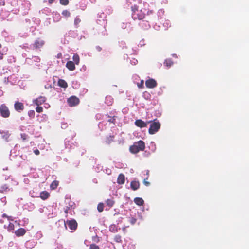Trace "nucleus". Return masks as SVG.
Masks as SVG:
<instances>
[{
	"label": "nucleus",
	"instance_id": "f3484780",
	"mask_svg": "<svg viewBox=\"0 0 249 249\" xmlns=\"http://www.w3.org/2000/svg\"><path fill=\"white\" fill-rule=\"evenodd\" d=\"M10 191V188L7 184L2 185L0 188V192L3 193Z\"/></svg>",
	"mask_w": 249,
	"mask_h": 249
},
{
	"label": "nucleus",
	"instance_id": "f03ea898",
	"mask_svg": "<svg viewBox=\"0 0 249 249\" xmlns=\"http://www.w3.org/2000/svg\"><path fill=\"white\" fill-rule=\"evenodd\" d=\"M156 120H154V122L149 121L148 123H151L148 132L150 134L153 135L156 133L160 127V124L159 122H156Z\"/></svg>",
	"mask_w": 249,
	"mask_h": 249
},
{
	"label": "nucleus",
	"instance_id": "412c9836",
	"mask_svg": "<svg viewBox=\"0 0 249 249\" xmlns=\"http://www.w3.org/2000/svg\"><path fill=\"white\" fill-rule=\"evenodd\" d=\"M163 64L166 67L170 68L173 64V62L171 59H167L164 61Z\"/></svg>",
	"mask_w": 249,
	"mask_h": 249
},
{
	"label": "nucleus",
	"instance_id": "b1692460",
	"mask_svg": "<svg viewBox=\"0 0 249 249\" xmlns=\"http://www.w3.org/2000/svg\"><path fill=\"white\" fill-rule=\"evenodd\" d=\"M106 203L109 207H112L115 204V201L111 199H108L106 200Z\"/></svg>",
	"mask_w": 249,
	"mask_h": 249
},
{
	"label": "nucleus",
	"instance_id": "c03bdc74",
	"mask_svg": "<svg viewBox=\"0 0 249 249\" xmlns=\"http://www.w3.org/2000/svg\"><path fill=\"white\" fill-rule=\"evenodd\" d=\"M3 54L0 52V60H2L3 59Z\"/></svg>",
	"mask_w": 249,
	"mask_h": 249
},
{
	"label": "nucleus",
	"instance_id": "c85d7f7f",
	"mask_svg": "<svg viewBox=\"0 0 249 249\" xmlns=\"http://www.w3.org/2000/svg\"><path fill=\"white\" fill-rule=\"evenodd\" d=\"M114 138L113 136H109L107 138L106 142L108 144L110 143L113 141Z\"/></svg>",
	"mask_w": 249,
	"mask_h": 249
},
{
	"label": "nucleus",
	"instance_id": "7c9ffc66",
	"mask_svg": "<svg viewBox=\"0 0 249 249\" xmlns=\"http://www.w3.org/2000/svg\"><path fill=\"white\" fill-rule=\"evenodd\" d=\"M62 14L65 17H69L71 16V13L67 10H63Z\"/></svg>",
	"mask_w": 249,
	"mask_h": 249
},
{
	"label": "nucleus",
	"instance_id": "bb28decb",
	"mask_svg": "<svg viewBox=\"0 0 249 249\" xmlns=\"http://www.w3.org/2000/svg\"><path fill=\"white\" fill-rule=\"evenodd\" d=\"M106 116H107L109 119L107 120V122H109V123H112L114 124H115V116H113L112 117H110L109 115H106Z\"/></svg>",
	"mask_w": 249,
	"mask_h": 249
},
{
	"label": "nucleus",
	"instance_id": "1a4fd4ad",
	"mask_svg": "<svg viewBox=\"0 0 249 249\" xmlns=\"http://www.w3.org/2000/svg\"><path fill=\"white\" fill-rule=\"evenodd\" d=\"M46 98L44 96H40L38 98L35 99L33 101V103L36 106H39L42 105L46 101Z\"/></svg>",
	"mask_w": 249,
	"mask_h": 249
},
{
	"label": "nucleus",
	"instance_id": "4be33fe9",
	"mask_svg": "<svg viewBox=\"0 0 249 249\" xmlns=\"http://www.w3.org/2000/svg\"><path fill=\"white\" fill-rule=\"evenodd\" d=\"M59 185V181L57 180L53 181L50 185V188L52 190H54L57 188Z\"/></svg>",
	"mask_w": 249,
	"mask_h": 249
},
{
	"label": "nucleus",
	"instance_id": "09e8293b",
	"mask_svg": "<svg viewBox=\"0 0 249 249\" xmlns=\"http://www.w3.org/2000/svg\"><path fill=\"white\" fill-rule=\"evenodd\" d=\"M123 229V231H125V227L123 228V229Z\"/></svg>",
	"mask_w": 249,
	"mask_h": 249
},
{
	"label": "nucleus",
	"instance_id": "473e14b6",
	"mask_svg": "<svg viewBox=\"0 0 249 249\" xmlns=\"http://www.w3.org/2000/svg\"><path fill=\"white\" fill-rule=\"evenodd\" d=\"M89 249H100V248L95 244H91L89 246Z\"/></svg>",
	"mask_w": 249,
	"mask_h": 249
},
{
	"label": "nucleus",
	"instance_id": "393cba45",
	"mask_svg": "<svg viewBox=\"0 0 249 249\" xmlns=\"http://www.w3.org/2000/svg\"><path fill=\"white\" fill-rule=\"evenodd\" d=\"M114 240L116 243H121L122 242L121 236L119 234L116 235L114 236Z\"/></svg>",
	"mask_w": 249,
	"mask_h": 249
},
{
	"label": "nucleus",
	"instance_id": "e433bc0d",
	"mask_svg": "<svg viewBox=\"0 0 249 249\" xmlns=\"http://www.w3.org/2000/svg\"><path fill=\"white\" fill-rule=\"evenodd\" d=\"M92 240L93 241L97 242V243H98L100 241V239L97 235H96L95 236H93Z\"/></svg>",
	"mask_w": 249,
	"mask_h": 249
},
{
	"label": "nucleus",
	"instance_id": "c9c22d12",
	"mask_svg": "<svg viewBox=\"0 0 249 249\" xmlns=\"http://www.w3.org/2000/svg\"><path fill=\"white\" fill-rule=\"evenodd\" d=\"M137 221V219L135 218H134V217H132L130 220V223L132 224V225H134L136 223Z\"/></svg>",
	"mask_w": 249,
	"mask_h": 249
},
{
	"label": "nucleus",
	"instance_id": "49530a36",
	"mask_svg": "<svg viewBox=\"0 0 249 249\" xmlns=\"http://www.w3.org/2000/svg\"><path fill=\"white\" fill-rule=\"evenodd\" d=\"M68 210H69V208H67L65 210V212L66 213H68Z\"/></svg>",
	"mask_w": 249,
	"mask_h": 249
},
{
	"label": "nucleus",
	"instance_id": "ea45409f",
	"mask_svg": "<svg viewBox=\"0 0 249 249\" xmlns=\"http://www.w3.org/2000/svg\"><path fill=\"white\" fill-rule=\"evenodd\" d=\"M138 86L140 88H142L143 87V81L142 80L141 83H140V84H139Z\"/></svg>",
	"mask_w": 249,
	"mask_h": 249
},
{
	"label": "nucleus",
	"instance_id": "39448f33",
	"mask_svg": "<svg viewBox=\"0 0 249 249\" xmlns=\"http://www.w3.org/2000/svg\"><path fill=\"white\" fill-rule=\"evenodd\" d=\"M66 225L71 230H75L77 228V223L74 219L67 221L66 224H65L66 226Z\"/></svg>",
	"mask_w": 249,
	"mask_h": 249
},
{
	"label": "nucleus",
	"instance_id": "a19ab883",
	"mask_svg": "<svg viewBox=\"0 0 249 249\" xmlns=\"http://www.w3.org/2000/svg\"><path fill=\"white\" fill-rule=\"evenodd\" d=\"M5 3L4 0H0V5L4 6L5 5Z\"/></svg>",
	"mask_w": 249,
	"mask_h": 249
},
{
	"label": "nucleus",
	"instance_id": "4468645a",
	"mask_svg": "<svg viewBox=\"0 0 249 249\" xmlns=\"http://www.w3.org/2000/svg\"><path fill=\"white\" fill-rule=\"evenodd\" d=\"M66 67L70 71H73L75 69V64L72 61H69L66 63Z\"/></svg>",
	"mask_w": 249,
	"mask_h": 249
},
{
	"label": "nucleus",
	"instance_id": "c756f323",
	"mask_svg": "<svg viewBox=\"0 0 249 249\" xmlns=\"http://www.w3.org/2000/svg\"><path fill=\"white\" fill-rule=\"evenodd\" d=\"M15 229V226L13 223H10L7 227V230L9 231H14Z\"/></svg>",
	"mask_w": 249,
	"mask_h": 249
},
{
	"label": "nucleus",
	"instance_id": "ddd939ff",
	"mask_svg": "<svg viewBox=\"0 0 249 249\" xmlns=\"http://www.w3.org/2000/svg\"><path fill=\"white\" fill-rule=\"evenodd\" d=\"M117 182L119 184H123L124 183L125 176L123 174L121 173L119 175Z\"/></svg>",
	"mask_w": 249,
	"mask_h": 249
},
{
	"label": "nucleus",
	"instance_id": "9b49d317",
	"mask_svg": "<svg viewBox=\"0 0 249 249\" xmlns=\"http://www.w3.org/2000/svg\"><path fill=\"white\" fill-rule=\"evenodd\" d=\"M26 230L22 228H19L15 231V234L17 237L23 236L26 233Z\"/></svg>",
	"mask_w": 249,
	"mask_h": 249
},
{
	"label": "nucleus",
	"instance_id": "a18cd8bd",
	"mask_svg": "<svg viewBox=\"0 0 249 249\" xmlns=\"http://www.w3.org/2000/svg\"><path fill=\"white\" fill-rule=\"evenodd\" d=\"M55 0H48V2L50 4H52L54 2Z\"/></svg>",
	"mask_w": 249,
	"mask_h": 249
},
{
	"label": "nucleus",
	"instance_id": "2eb2a0df",
	"mask_svg": "<svg viewBox=\"0 0 249 249\" xmlns=\"http://www.w3.org/2000/svg\"><path fill=\"white\" fill-rule=\"evenodd\" d=\"M49 196L50 194L46 191H43L40 194V197L43 200L47 199Z\"/></svg>",
	"mask_w": 249,
	"mask_h": 249
},
{
	"label": "nucleus",
	"instance_id": "37998d69",
	"mask_svg": "<svg viewBox=\"0 0 249 249\" xmlns=\"http://www.w3.org/2000/svg\"><path fill=\"white\" fill-rule=\"evenodd\" d=\"M96 49L98 51L100 52L102 50V48L100 46H96Z\"/></svg>",
	"mask_w": 249,
	"mask_h": 249
},
{
	"label": "nucleus",
	"instance_id": "0eeeda50",
	"mask_svg": "<svg viewBox=\"0 0 249 249\" xmlns=\"http://www.w3.org/2000/svg\"><path fill=\"white\" fill-rule=\"evenodd\" d=\"M14 108L17 111L20 112L24 109V104L21 102L17 101L15 103Z\"/></svg>",
	"mask_w": 249,
	"mask_h": 249
},
{
	"label": "nucleus",
	"instance_id": "20e7f679",
	"mask_svg": "<svg viewBox=\"0 0 249 249\" xmlns=\"http://www.w3.org/2000/svg\"><path fill=\"white\" fill-rule=\"evenodd\" d=\"M67 102L70 107H74L79 103V99L75 96H72L68 99Z\"/></svg>",
	"mask_w": 249,
	"mask_h": 249
},
{
	"label": "nucleus",
	"instance_id": "f257e3e1",
	"mask_svg": "<svg viewBox=\"0 0 249 249\" xmlns=\"http://www.w3.org/2000/svg\"><path fill=\"white\" fill-rule=\"evenodd\" d=\"M145 145L143 141L140 140L135 142L129 147V151L131 153L136 154L140 151H142L145 149Z\"/></svg>",
	"mask_w": 249,
	"mask_h": 249
},
{
	"label": "nucleus",
	"instance_id": "f8f14e48",
	"mask_svg": "<svg viewBox=\"0 0 249 249\" xmlns=\"http://www.w3.org/2000/svg\"><path fill=\"white\" fill-rule=\"evenodd\" d=\"M130 186L133 190H137L140 187V183L138 181H132L131 182Z\"/></svg>",
	"mask_w": 249,
	"mask_h": 249
},
{
	"label": "nucleus",
	"instance_id": "5701e85b",
	"mask_svg": "<svg viewBox=\"0 0 249 249\" xmlns=\"http://www.w3.org/2000/svg\"><path fill=\"white\" fill-rule=\"evenodd\" d=\"M73 62L76 65H78L80 62V58L77 54H74L72 57Z\"/></svg>",
	"mask_w": 249,
	"mask_h": 249
},
{
	"label": "nucleus",
	"instance_id": "6ab92c4d",
	"mask_svg": "<svg viewBox=\"0 0 249 249\" xmlns=\"http://www.w3.org/2000/svg\"><path fill=\"white\" fill-rule=\"evenodd\" d=\"M58 85L63 88H66L68 87L67 83L63 79H59L58 81Z\"/></svg>",
	"mask_w": 249,
	"mask_h": 249
},
{
	"label": "nucleus",
	"instance_id": "dca6fc26",
	"mask_svg": "<svg viewBox=\"0 0 249 249\" xmlns=\"http://www.w3.org/2000/svg\"><path fill=\"white\" fill-rule=\"evenodd\" d=\"M134 203L138 206H142L144 204L143 200L140 197H136L134 199Z\"/></svg>",
	"mask_w": 249,
	"mask_h": 249
},
{
	"label": "nucleus",
	"instance_id": "6e6552de",
	"mask_svg": "<svg viewBox=\"0 0 249 249\" xmlns=\"http://www.w3.org/2000/svg\"><path fill=\"white\" fill-rule=\"evenodd\" d=\"M148 123L144 122L141 119L136 120L135 122V124L139 127L143 128L147 127Z\"/></svg>",
	"mask_w": 249,
	"mask_h": 249
},
{
	"label": "nucleus",
	"instance_id": "423d86ee",
	"mask_svg": "<svg viewBox=\"0 0 249 249\" xmlns=\"http://www.w3.org/2000/svg\"><path fill=\"white\" fill-rule=\"evenodd\" d=\"M145 85L148 88L153 89L157 86V83L154 79L150 78L145 81Z\"/></svg>",
	"mask_w": 249,
	"mask_h": 249
},
{
	"label": "nucleus",
	"instance_id": "2f4dec72",
	"mask_svg": "<svg viewBox=\"0 0 249 249\" xmlns=\"http://www.w3.org/2000/svg\"><path fill=\"white\" fill-rule=\"evenodd\" d=\"M21 138L23 141L25 142L28 138V136L27 134L25 133H22L21 134Z\"/></svg>",
	"mask_w": 249,
	"mask_h": 249
},
{
	"label": "nucleus",
	"instance_id": "4c0bfd02",
	"mask_svg": "<svg viewBox=\"0 0 249 249\" xmlns=\"http://www.w3.org/2000/svg\"><path fill=\"white\" fill-rule=\"evenodd\" d=\"M28 115L30 117H34L35 116V112L34 110H30L28 112Z\"/></svg>",
	"mask_w": 249,
	"mask_h": 249
},
{
	"label": "nucleus",
	"instance_id": "cd10ccee",
	"mask_svg": "<svg viewBox=\"0 0 249 249\" xmlns=\"http://www.w3.org/2000/svg\"><path fill=\"white\" fill-rule=\"evenodd\" d=\"M80 22L81 19L78 17H76L74 21V24L76 28L79 26L78 25Z\"/></svg>",
	"mask_w": 249,
	"mask_h": 249
},
{
	"label": "nucleus",
	"instance_id": "a211bd4d",
	"mask_svg": "<svg viewBox=\"0 0 249 249\" xmlns=\"http://www.w3.org/2000/svg\"><path fill=\"white\" fill-rule=\"evenodd\" d=\"M105 102L107 106H111L113 102V99L110 96H107Z\"/></svg>",
	"mask_w": 249,
	"mask_h": 249
},
{
	"label": "nucleus",
	"instance_id": "7ed1b4c3",
	"mask_svg": "<svg viewBox=\"0 0 249 249\" xmlns=\"http://www.w3.org/2000/svg\"><path fill=\"white\" fill-rule=\"evenodd\" d=\"M0 113L3 118H8L10 116V111L5 104H2L0 106Z\"/></svg>",
	"mask_w": 249,
	"mask_h": 249
},
{
	"label": "nucleus",
	"instance_id": "58836bf2",
	"mask_svg": "<svg viewBox=\"0 0 249 249\" xmlns=\"http://www.w3.org/2000/svg\"><path fill=\"white\" fill-rule=\"evenodd\" d=\"M147 178H145V179H144L143 180V183H144V184L145 186H149V185H150V182H148V181H147Z\"/></svg>",
	"mask_w": 249,
	"mask_h": 249
},
{
	"label": "nucleus",
	"instance_id": "3c124183",
	"mask_svg": "<svg viewBox=\"0 0 249 249\" xmlns=\"http://www.w3.org/2000/svg\"><path fill=\"white\" fill-rule=\"evenodd\" d=\"M147 94L149 95V94H148V93H144V96H145V94Z\"/></svg>",
	"mask_w": 249,
	"mask_h": 249
},
{
	"label": "nucleus",
	"instance_id": "9d476101",
	"mask_svg": "<svg viewBox=\"0 0 249 249\" xmlns=\"http://www.w3.org/2000/svg\"><path fill=\"white\" fill-rule=\"evenodd\" d=\"M44 44V41L40 39H38L35 41L33 44V47L36 49L40 48V47H42Z\"/></svg>",
	"mask_w": 249,
	"mask_h": 249
},
{
	"label": "nucleus",
	"instance_id": "aec40b11",
	"mask_svg": "<svg viewBox=\"0 0 249 249\" xmlns=\"http://www.w3.org/2000/svg\"><path fill=\"white\" fill-rule=\"evenodd\" d=\"M119 229L118 227L115 224H112L109 227V231L113 233L118 232Z\"/></svg>",
	"mask_w": 249,
	"mask_h": 249
},
{
	"label": "nucleus",
	"instance_id": "f704fd0d",
	"mask_svg": "<svg viewBox=\"0 0 249 249\" xmlns=\"http://www.w3.org/2000/svg\"><path fill=\"white\" fill-rule=\"evenodd\" d=\"M60 3L63 5H67L69 3V0H60Z\"/></svg>",
	"mask_w": 249,
	"mask_h": 249
},
{
	"label": "nucleus",
	"instance_id": "de8ad7c7",
	"mask_svg": "<svg viewBox=\"0 0 249 249\" xmlns=\"http://www.w3.org/2000/svg\"><path fill=\"white\" fill-rule=\"evenodd\" d=\"M2 217H7V216L6 215V214L4 213V214H3V215H2Z\"/></svg>",
	"mask_w": 249,
	"mask_h": 249
},
{
	"label": "nucleus",
	"instance_id": "a878e982",
	"mask_svg": "<svg viewBox=\"0 0 249 249\" xmlns=\"http://www.w3.org/2000/svg\"><path fill=\"white\" fill-rule=\"evenodd\" d=\"M104 205L103 203H99L97 206V210L99 212H102L104 210Z\"/></svg>",
	"mask_w": 249,
	"mask_h": 249
},
{
	"label": "nucleus",
	"instance_id": "79ce46f5",
	"mask_svg": "<svg viewBox=\"0 0 249 249\" xmlns=\"http://www.w3.org/2000/svg\"><path fill=\"white\" fill-rule=\"evenodd\" d=\"M34 152L36 155H38L40 154V152L38 149L35 150Z\"/></svg>",
	"mask_w": 249,
	"mask_h": 249
},
{
	"label": "nucleus",
	"instance_id": "72a5a7b5",
	"mask_svg": "<svg viewBox=\"0 0 249 249\" xmlns=\"http://www.w3.org/2000/svg\"><path fill=\"white\" fill-rule=\"evenodd\" d=\"M36 110L38 113H41L43 111V108L39 106H37V107L36 108Z\"/></svg>",
	"mask_w": 249,
	"mask_h": 249
},
{
	"label": "nucleus",
	"instance_id": "8fccbe9b",
	"mask_svg": "<svg viewBox=\"0 0 249 249\" xmlns=\"http://www.w3.org/2000/svg\"><path fill=\"white\" fill-rule=\"evenodd\" d=\"M1 47H2V45H1V44L0 43V49L1 48Z\"/></svg>",
	"mask_w": 249,
	"mask_h": 249
}]
</instances>
